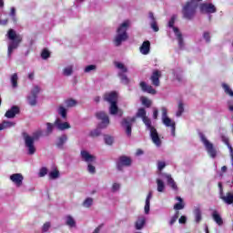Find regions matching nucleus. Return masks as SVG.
<instances>
[{
	"label": "nucleus",
	"mask_w": 233,
	"mask_h": 233,
	"mask_svg": "<svg viewBox=\"0 0 233 233\" xmlns=\"http://www.w3.org/2000/svg\"><path fill=\"white\" fill-rule=\"evenodd\" d=\"M19 77L17 76V73H15L11 76V84L13 88H17V81Z\"/></svg>",
	"instance_id": "a19ab883"
},
{
	"label": "nucleus",
	"mask_w": 233,
	"mask_h": 233,
	"mask_svg": "<svg viewBox=\"0 0 233 233\" xmlns=\"http://www.w3.org/2000/svg\"><path fill=\"white\" fill-rule=\"evenodd\" d=\"M28 78H29V79H34V73H30V74L28 75Z\"/></svg>",
	"instance_id": "774afa93"
},
{
	"label": "nucleus",
	"mask_w": 233,
	"mask_h": 233,
	"mask_svg": "<svg viewBox=\"0 0 233 233\" xmlns=\"http://www.w3.org/2000/svg\"><path fill=\"white\" fill-rule=\"evenodd\" d=\"M105 101H107V103L112 104V103H117V93L116 92H110V93H106L104 96Z\"/></svg>",
	"instance_id": "aec40b11"
},
{
	"label": "nucleus",
	"mask_w": 233,
	"mask_h": 233,
	"mask_svg": "<svg viewBox=\"0 0 233 233\" xmlns=\"http://www.w3.org/2000/svg\"><path fill=\"white\" fill-rule=\"evenodd\" d=\"M148 18L150 19V26L154 32H159V27L157 26V22L154 16V13L149 12Z\"/></svg>",
	"instance_id": "393cba45"
},
{
	"label": "nucleus",
	"mask_w": 233,
	"mask_h": 233,
	"mask_svg": "<svg viewBox=\"0 0 233 233\" xmlns=\"http://www.w3.org/2000/svg\"><path fill=\"white\" fill-rule=\"evenodd\" d=\"M59 177V170L54 169L49 172V179H57Z\"/></svg>",
	"instance_id": "c03bdc74"
},
{
	"label": "nucleus",
	"mask_w": 233,
	"mask_h": 233,
	"mask_svg": "<svg viewBox=\"0 0 233 233\" xmlns=\"http://www.w3.org/2000/svg\"><path fill=\"white\" fill-rule=\"evenodd\" d=\"M145 225H147V217L144 215L137 217V220L135 221L136 230H143V228H145Z\"/></svg>",
	"instance_id": "a211bd4d"
},
{
	"label": "nucleus",
	"mask_w": 233,
	"mask_h": 233,
	"mask_svg": "<svg viewBox=\"0 0 233 233\" xmlns=\"http://www.w3.org/2000/svg\"><path fill=\"white\" fill-rule=\"evenodd\" d=\"M163 179H167V185L172 188V190H177V184H176V181L172 177V175L168 173L160 172L158 173V177L156 180L157 192H165L166 186Z\"/></svg>",
	"instance_id": "20e7f679"
},
{
	"label": "nucleus",
	"mask_w": 233,
	"mask_h": 233,
	"mask_svg": "<svg viewBox=\"0 0 233 233\" xmlns=\"http://www.w3.org/2000/svg\"><path fill=\"white\" fill-rule=\"evenodd\" d=\"M10 181H12L17 187L23 186V181L25 177L21 173H15L9 177Z\"/></svg>",
	"instance_id": "f3484780"
},
{
	"label": "nucleus",
	"mask_w": 233,
	"mask_h": 233,
	"mask_svg": "<svg viewBox=\"0 0 233 233\" xmlns=\"http://www.w3.org/2000/svg\"><path fill=\"white\" fill-rule=\"evenodd\" d=\"M9 17H11V20L13 21V23H17V15L15 13V7H11V11L9 13Z\"/></svg>",
	"instance_id": "79ce46f5"
},
{
	"label": "nucleus",
	"mask_w": 233,
	"mask_h": 233,
	"mask_svg": "<svg viewBox=\"0 0 233 233\" xmlns=\"http://www.w3.org/2000/svg\"><path fill=\"white\" fill-rule=\"evenodd\" d=\"M65 105L66 108H73V106H76V105H77V101L70 98L65 101Z\"/></svg>",
	"instance_id": "37998d69"
},
{
	"label": "nucleus",
	"mask_w": 233,
	"mask_h": 233,
	"mask_svg": "<svg viewBox=\"0 0 233 233\" xmlns=\"http://www.w3.org/2000/svg\"><path fill=\"white\" fill-rule=\"evenodd\" d=\"M15 127V123L12 121H3L0 123V130H6V128H12Z\"/></svg>",
	"instance_id": "c756f323"
},
{
	"label": "nucleus",
	"mask_w": 233,
	"mask_h": 233,
	"mask_svg": "<svg viewBox=\"0 0 233 233\" xmlns=\"http://www.w3.org/2000/svg\"><path fill=\"white\" fill-rule=\"evenodd\" d=\"M41 136H43L42 130H36L32 135L23 133L24 145L28 156H34L35 154V141H39Z\"/></svg>",
	"instance_id": "f03ea898"
},
{
	"label": "nucleus",
	"mask_w": 233,
	"mask_h": 233,
	"mask_svg": "<svg viewBox=\"0 0 233 233\" xmlns=\"http://www.w3.org/2000/svg\"><path fill=\"white\" fill-rule=\"evenodd\" d=\"M6 25H8V19H3V15H0V26H6Z\"/></svg>",
	"instance_id": "4d7b16f0"
},
{
	"label": "nucleus",
	"mask_w": 233,
	"mask_h": 233,
	"mask_svg": "<svg viewBox=\"0 0 233 233\" xmlns=\"http://www.w3.org/2000/svg\"><path fill=\"white\" fill-rule=\"evenodd\" d=\"M136 117L142 118L144 125L146 126L147 130L149 131V136L152 139V142L156 147H161V138H159V134L157 133V129L152 126V120L147 116V110L145 108L140 107L136 115Z\"/></svg>",
	"instance_id": "f257e3e1"
},
{
	"label": "nucleus",
	"mask_w": 233,
	"mask_h": 233,
	"mask_svg": "<svg viewBox=\"0 0 233 233\" xmlns=\"http://www.w3.org/2000/svg\"><path fill=\"white\" fill-rule=\"evenodd\" d=\"M144 212L145 214H150V202H146Z\"/></svg>",
	"instance_id": "13d9d810"
},
{
	"label": "nucleus",
	"mask_w": 233,
	"mask_h": 233,
	"mask_svg": "<svg viewBox=\"0 0 233 233\" xmlns=\"http://www.w3.org/2000/svg\"><path fill=\"white\" fill-rule=\"evenodd\" d=\"M132 165V159L127 156H122L118 157L116 161L117 170H123L125 167H130Z\"/></svg>",
	"instance_id": "ddd939ff"
},
{
	"label": "nucleus",
	"mask_w": 233,
	"mask_h": 233,
	"mask_svg": "<svg viewBox=\"0 0 233 233\" xmlns=\"http://www.w3.org/2000/svg\"><path fill=\"white\" fill-rule=\"evenodd\" d=\"M200 12L202 14H216L218 9L212 3H203L200 5Z\"/></svg>",
	"instance_id": "4468645a"
},
{
	"label": "nucleus",
	"mask_w": 233,
	"mask_h": 233,
	"mask_svg": "<svg viewBox=\"0 0 233 233\" xmlns=\"http://www.w3.org/2000/svg\"><path fill=\"white\" fill-rule=\"evenodd\" d=\"M87 172L89 174H96V166H93L92 163L87 164Z\"/></svg>",
	"instance_id": "3c124183"
},
{
	"label": "nucleus",
	"mask_w": 233,
	"mask_h": 233,
	"mask_svg": "<svg viewBox=\"0 0 233 233\" xmlns=\"http://www.w3.org/2000/svg\"><path fill=\"white\" fill-rule=\"evenodd\" d=\"M211 216H212V218L214 219V221L217 223V225H218L219 227H221V225H223V218H221V215H219L218 210H213Z\"/></svg>",
	"instance_id": "cd10ccee"
},
{
	"label": "nucleus",
	"mask_w": 233,
	"mask_h": 233,
	"mask_svg": "<svg viewBox=\"0 0 233 233\" xmlns=\"http://www.w3.org/2000/svg\"><path fill=\"white\" fill-rule=\"evenodd\" d=\"M228 108L229 112H233V101L229 100L228 101Z\"/></svg>",
	"instance_id": "680f3d73"
},
{
	"label": "nucleus",
	"mask_w": 233,
	"mask_h": 233,
	"mask_svg": "<svg viewBox=\"0 0 233 233\" xmlns=\"http://www.w3.org/2000/svg\"><path fill=\"white\" fill-rule=\"evenodd\" d=\"M178 218H179V211H177L176 214L169 220L170 227H172V225H174L176 221H177Z\"/></svg>",
	"instance_id": "09e8293b"
},
{
	"label": "nucleus",
	"mask_w": 233,
	"mask_h": 233,
	"mask_svg": "<svg viewBox=\"0 0 233 233\" xmlns=\"http://www.w3.org/2000/svg\"><path fill=\"white\" fill-rule=\"evenodd\" d=\"M57 113L59 116H61L62 119H66V109L64 106H59Z\"/></svg>",
	"instance_id": "58836bf2"
},
{
	"label": "nucleus",
	"mask_w": 233,
	"mask_h": 233,
	"mask_svg": "<svg viewBox=\"0 0 233 233\" xmlns=\"http://www.w3.org/2000/svg\"><path fill=\"white\" fill-rule=\"evenodd\" d=\"M55 127L57 128V130H68V128H71V126L68 122H63L61 118H56L55 121Z\"/></svg>",
	"instance_id": "6ab92c4d"
},
{
	"label": "nucleus",
	"mask_w": 233,
	"mask_h": 233,
	"mask_svg": "<svg viewBox=\"0 0 233 233\" xmlns=\"http://www.w3.org/2000/svg\"><path fill=\"white\" fill-rule=\"evenodd\" d=\"M136 123V116H127L121 121V127L124 128L127 136L130 137L132 136V125Z\"/></svg>",
	"instance_id": "9b49d317"
},
{
	"label": "nucleus",
	"mask_w": 233,
	"mask_h": 233,
	"mask_svg": "<svg viewBox=\"0 0 233 233\" xmlns=\"http://www.w3.org/2000/svg\"><path fill=\"white\" fill-rule=\"evenodd\" d=\"M80 157L82 159V161H84L85 163H96V156L90 154V152H88L87 150L86 149H82L80 151Z\"/></svg>",
	"instance_id": "2eb2a0df"
},
{
	"label": "nucleus",
	"mask_w": 233,
	"mask_h": 233,
	"mask_svg": "<svg viewBox=\"0 0 233 233\" xmlns=\"http://www.w3.org/2000/svg\"><path fill=\"white\" fill-rule=\"evenodd\" d=\"M50 222H46L43 227H42V232H48V230L50 229Z\"/></svg>",
	"instance_id": "6e6d98bb"
},
{
	"label": "nucleus",
	"mask_w": 233,
	"mask_h": 233,
	"mask_svg": "<svg viewBox=\"0 0 233 233\" xmlns=\"http://www.w3.org/2000/svg\"><path fill=\"white\" fill-rule=\"evenodd\" d=\"M161 119L164 127H167V128H170L171 130V136L176 137V122L172 120L170 117H168V109L167 107L162 106L161 107Z\"/></svg>",
	"instance_id": "6e6552de"
},
{
	"label": "nucleus",
	"mask_w": 233,
	"mask_h": 233,
	"mask_svg": "<svg viewBox=\"0 0 233 233\" xmlns=\"http://www.w3.org/2000/svg\"><path fill=\"white\" fill-rule=\"evenodd\" d=\"M220 188V199L226 203V205H232L233 203V193L228 192L226 195L223 194V188L221 187V183H218Z\"/></svg>",
	"instance_id": "dca6fc26"
},
{
	"label": "nucleus",
	"mask_w": 233,
	"mask_h": 233,
	"mask_svg": "<svg viewBox=\"0 0 233 233\" xmlns=\"http://www.w3.org/2000/svg\"><path fill=\"white\" fill-rule=\"evenodd\" d=\"M41 57L42 59H48V57H50V51H48L47 49H44L42 51Z\"/></svg>",
	"instance_id": "603ef678"
},
{
	"label": "nucleus",
	"mask_w": 233,
	"mask_h": 233,
	"mask_svg": "<svg viewBox=\"0 0 233 233\" xmlns=\"http://www.w3.org/2000/svg\"><path fill=\"white\" fill-rule=\"evenodd\" d=\"M115 66L119 70L118 77L120 78L121 83H123V85H128V83H130V79H128V76L125 75L128 72L127 66L121 62H115Z\"/></svg>",
	"instance_id": "9d476101"
},
{
	"label": "nucleus",
	"mask_w": 233,
	"mask_h": 233,
	"mask_svg": "<svg viewBox=\"0 0 233 233\" xmlns=\"http://www.w3.org/2000/svg\"><path fill=\"white\" fill-rule=\"evenodd\" d=\"M183 112H185V104H183V101H178L176 116L181 117V116H183Z\"/></svg>",
	"instance_id": "2f4dec72"
},
{
	"label": "nucleus",
	"mask_w": 233,
	"mask_h": 233,
	"mask_svg": "<svg viewBox=\"0 0 233 233\" xmlns=\"http://www.w3.org/2000/svg\"><path fill=\"white\" fill-rule=\"evenodd\" d=\"M173 76L177 81H183V73L179 68L173 69Z\"/></svg>",
	"instance_id": "72a5a7b5"
},
{
	"label": "nucleus",
	"mask_w": 233,
	"mask_h": 233,
	"mask_svg": "<svg viewBox=\"0 0 233 233\" xmlns=\"http://www.w3.org/2000/svg\"><path fill=\"white\" fill-rule=\"evenodd\" d=\"M46 125V136H50V134H52V132H54V128L56 127V122L54 124L47 122Z\"/></svg>",
	"instance_id": "4c0bfd02"
},
{
	"label": "nucleus",
	"mask_w": 233,
	"mask_h": 233,
	"mask_svg": "<svg viewBox=\"0 0 233 233\" xmlns=\"http://www.w3.org/2000/svg\"><path fill=\"white\" fill-rule=\"evenodd\" d=\"M118 110H119V107H117V102L110 104L109 113L111 114V116H116Z\"/></svg>",
	"instance_id": "c9c22d12"
},
{
	"label": "nucleus",
	"mask_w": 233,
	"mask_h": 233,
	"mask_svg": "<svg viewBox=\"0 0 233 233\" xmlns=\"http://www.w3.org/2000/svg\"><path fill=\"white\" fill-rule=\"evenodd\" d=\"M92 205H94V198H86L82 203V207H84L85 208H90Z\"/></svg>",
	"instance_id": "e433bc0d"
},
{
	"label": "nucleus",
	"mask_w": 233,
	"mask_h": 233,
	"mask_svg": "<svg viewBox=\"0 0 233 233\" xmlns=\"http://www.w3.org/2000/svg\"><path fill=\"white\" fill-rule=\"evenodd\" d=\"M222 88L228 96H230V97H233V90L230 88V86H228L227 83H222Z\"/></svg>",
	"instance_id": "f704fd0d"
},
{
	"label": "nucleus",
	"mask_w": 233,
	"mask_h": 233,
	"mask_svg": "<svg viewBox=\"0 0 233 233\" xmlns=\"http://www.w3.org/2000/svg\"><path fill=\"white\" fill-rule=\"evenodd\" d=\"M65 224L69 227V228H74L76 227V218L72 215H66L65 217Z\"/></svg>",
	"instance_id": "bb28decb"
},
{
	"label": "nucleus",
	"mask_w": 233,
	"mask_h": 233,
	"mask_svg": "<svg viewBox=\"0 0 233 233\" xmlns=\"http://www.w3.org/2000/svg\"><path fill=\"white\" fill-rule=\"evenodd\" d=\"M159 116V110H157V107L153 108V119H157Z\"/></svg>",
	"instance_id": "052dcab7"
},
{
	"label": "nucleus",
	"mask_w": 233,
	"mask_h": 233,
	"mask_svg": "<svg viewBox=\"0 0 233 233\" xmlns=\"http://www.w3.org/2000/svg\"><path fill=\"white\" fill-rule=\"evenodd\" d=\"M228 150H229V154H230V157H231V166L233 167V148L232 146H230V144H228V142H226Z\"/></svg>",
	"instance_id": "5fc2aeb1"
},
{
	"label": "nucleus",
	"mask_w": 233,
	"mask_h": 233,
	"mask_svg": "<svg viewBox=\"0 0 233 233\" xmlns=\"http://www.w3.org/2000/svg\"><path fill=\"white\" fill-rule=\"evenodd\" d=\"M193 214L195 216L196 223H201V219H203V217L201 216V209L199 208H196Z\"/></svg>",
	"instance_id": "473e14b6"
},
{
	"label": "nucleus",
	"mask_w": 233,
	"mask_h": 233,
	"mask_svg": "<svg viewBox=\"0 0 233 233\" xmlns=\"http://www.w3.org/2000/svg\"><path fill=\"white\" fill-rule=\"evenodd\" d=\"M96 68H97V66H96V65H89L85 67L84 72L86 74H90V72L96 70Z\"/></svg>",
	"instance_id": "de8ad7c7"
},
{
	"label": "nucleus",
	"mask_w": 233,
	"mask_h": 233,
	"mask_svg": "<svg viewBox=\"0 0 233 233\" xmlns=\"http://www.w3.org/2000/svg\"><path fill=\"white\" fill-rule=\"evenodd\" d=\"M176 199L177 201H178V203L174 205V210H183L185 208V203H183V198H181V197H177Z\"/></svg>",
	"instance_id": "7c9ffc66"
},
{
	"label": "nucleus",
	"mask_w": 233,
	"mask_h": 233,
	"mask_svg": "<svg viewBox=\"0 0 233 233\" xmlns=\"http://www.w3.org/2000/svg\"><path fill=\"white\" fill-rule=\"evenodd\" d=\"M130 27V21H124L116 29V35L113 39L115 46H121L127 39H128V33L127 31Z\"/></svg>",
	"instance_id": "7ed1b4c3"
},
{
	"label": "nucleus",
	"mask_w": 233,
	"mask_h": 233,
	"mask_svg": "<svg viewBox=\"0 0 233 233\" xmlns=\"http://www.w3.org/2000/svg\"><path fill=\"white\" fill-rule=\"evenodd\" d=\"M39 92H41V88L38 86H34L27 96V103L30 106H35V105H37V95Z\"/></svg>",
	"instance_id": "f8f14e48"
},
{
	"label": "nucleus",
	"mask_w": 233,
	"mask_h": 233,
	"mask_svg": "<svg viewBox=\"0 0 233 233\" xmlns=\"http://www.w3.org/2000/svg\"><path fill=\"white\" fill-rule=\"evenodd\" d=\"M46 174H48V169L46 167L40 168L39 173H38L39 177H45V176H46Z\"/></svg>",
	"instance_id": "8fccbe9b"
},
{
	"label": "nucleus",
	"mask_w": 233,
	"mask_h": 233,
	"mask_svg": "<svg viewBox=\"0 0 233 233\" xmlns=\"http://www.w3.org/2000/svg\"><path fill=\"white\" fill-rule=\"evenodd\" d=\"M96 117L101 122L98 124V128L90 131L89 136L91 137H98V136H101V129L106 128L110 125V118H108L106 113L99 111L96 113Z\"/></svg>",
	"instance_id": "423d86ee"
},
{
	"label": "nucleus",
	"mask_w": 233,
	"mask_h": 233,
	"mask_svg": "<svg viewBox=\"0 0 233 233\" xmlns=\"http://www.w3.org/2000/svg\"><path fill=\"white\" fill-rule=\"evenodd\" d=\"M167 167V163L165 161L158 160L157 162V167L158 170V174L163 171V169Z\"/></svg>",
	"instance_id": "a18cd8bd"
},
{
	"label": "nucleus",
	"mask_w": 233,
	"mask_h": 233,
	"mask_svg": "<svg viewBox=\"0 0 233 233\" xmlns=\"http://www.w3.org/2000/svg\"><path fill=\"white\" fill-rule=\"evenodd\" d=\"M7 38L10 40L8 43L7 57H12V53L19 46V44L23 41V36L17 35L15 30L9 29L7 32Z\"/></svg>",
	"instance_id": "39448f33"
},
{
	"label": "nucleus",
	"mask_w": 233,
	"mask_h": 233,
	"mask_svg": "<svg viewBox=\"0 0 233 233\" xmlns=\"http://www.w3.org/2000/svg\"><path fill=\"white\" fill-rule=\"evenodd\" d=\"M140 99L144 106H147V108H150V106H152V100L147 98V96H142Z\"/></svg>",
	"instance_id": "ea45409f"
},
{
	"label": "nucleus",
	"mask_w": 233,
	"mask_h": 233,
	"mask_svg": "<svg viewBox=\"0 0 233 233\" xmlns=\"http://www.w3.org/2000/svg\"><path fill=\"white\" fill-rule=\"evenodd\" d=\"M203 38L207 43H210V33L209 32H204Z\"/></svg>",
	"instance_id": "bf43d9fd"
},
{
	"label": "nucleus",
	"mask_w": 233,
	"mask_h": 233,
	"mask_svg": "<svg viewBox=\"0 0 233 233\" xmlns=\"http://www.w3.org/2000/svg\"><path fill=\"white\" fill-rule=\"evenodd\" d=\"M150 199H152V191H149V193L146 198V202L150 203Z\"/></svg>",
	"instance_id": "0e129e2a"
},
{
	"label": "nucleus",
	"mask_w": 233,
	"mask_h": 233,
	"mask_svg": "<svg viewBox=\"0 0 233 233\" xmlns=\"http://www.w3.org/2000/svg\"><path fill=\"white\" fill-rule=\"evenodd\" d=\"M139 50L142 56H148V54H150V41H144Z\"/></svg>",
	"instance_id": "4be33fe9"
},
{
	"label": "nucleus",
	"mask_w": 233,
	"mask_h": 233,
	"mask_svg": "<svg viewBox=\"0 0 233 233\" xmlns=\"http://www.w3.org/2000/svg\"><path fill=\"white\" fill-rule=\"evenodd\" d=\"M104 141L106 143V145H113L114 144V137H110L108 135H106L104 137Z\"/></svg>",
	"instance_id": "49530a36"
},
{
	"label": "nucleus",
	"mask_w": 233,
	"mask_h": 233,
	"mask_svg": "<svg viewBox=\"0 0 233 233\" xmlns=\"http://www.w3.org/2000/svg\"><path fill=\"white\" fill-rule=\"evenodd\" d=\"M159 77H161V71H159V70L154 71L151 76V81H152V85H154V86H159V85H160Z\"/></svg>",
	"instance_id": "5701e85b"
},
{
	"label": "nucleus",
	"mask_w": 233,
	"mask_h": 233,
	"mask_svg": "<svg viewBox=\"0 0 233 233\" xmlns=\"http://www.w3.org/2000/svg\"><path fill=\"white\" fill-rule=\"evenodd\" d=\"M199 137L209 157H211V159H216V157L218 156V149L214 147V144H212V142H210L203 133H199Z\"/></svg>",
	"instance_id": "0eeeda50"
},
{
	"label": "nucleus",
	"mask_w": 233,
	"mask_h": 233,
	"mask_svg": "<svg viewBox=\"0 0 233 233\" xmlns=\"http://www.w3.org/2000/svg\"><path fill=\"white\" fill-rule=\"evenodd\" d=\"M140 87L142 88L143 92H147V94H152L153 96L156 95V89L147 84V82H140Z\"/></svg>",
	"instance_id": "a878e982"
},
{
	"label": "nucleus",
	"mask_w": 233,
	"mask_h": 233,
	"mask_svg": "<svg viewBox=\"0 0 233 233\" xmlns=\"http://www.w3.org/2000/svg\"><path fill=\"white\" fill-rule=\"evenodd\" d=\"M178 222H179L180 224H185V223H187V217L181 216V217L179 218V219H178Z\"/></svg>",
	"instance_id": "e2e57ef3"
},
{
	"label": "nucleus",
	"mask_w": 233,
	"mask_h": 233,
	"mask_svg": "<svg viewBox=\"0 0 233 233\" xmlns=\"http://www.w3.org/2000/svg\"><path fill=\"white\" fill-rule=\"evenodd\" d=\"M66 141H68V137L66 135H62L58 137V138L56 139V147L58 148H63V146L65 145V143H66Z\"/></svg>",
	"instance_id": "c85d7f7f"
},
{
	"label": "nucleus",
	"mask_w": 233,
	"mask_h": 233,
	"mask_svg": "<svg viewBox=\"0 0 233 233\" xmlns=\"http://www.w3.org/2000/svg\"><path fill=\"white\" fill-rule=\"evenodd\" d=\"M144 152L142 149H137L136 155L137 156H143Z\"/></svg>",
	"instance_id": "69168bd1"
},
{
	"label": "nucleus",
	"mask_w": 233,
	"mask_h": 233,
	"mask_svg": "<svg viewBox=\"0 0 233 233\" xmlns=\"http://www.w3.org/2000/svg\"><path fill=\"white\" fill-rule=\"evenodd\" d=\"M176 19H177V15H173L167 24V26L169 28H172V30L177 39L179 48H184L185 43L183 42V35L181 34V31H179V28L174 26V25L176 24Z\"/></svg>",
	"instance_id": "1a4fd4ad"
},
{
	"label": "nucleus",
	"mask_w": 233,
	"mask_h": 233,
	"mask_svg": "<svg viewBox=\"0 0 233 233\" xmlns=\"http://www.w3.org/2000/svg\"><path fill=\"white\" fill-rule=\"evenodd\" d=\"M19 114V107L17 106H13L9 110L5 112V116L7 119H13V117H15Z\"/></svg>",
	"instance_id": "412c9836"
},
{
	"label": "nucleus",
	"mask_w": 233,
	"mask_h": 233,
	"mask_svg": "<svg viewBox=\"0 0 233 233\" xmlns=\"http://www.w3.org/2000/svg\"><path fill=\"white\" fill-rule=\"evenodd\" d=\"M74 74V65L65 66L62 69V76L64 77H70Z\"/></svg>",
	"instance_id": "b1692460"
},
{
	"label": "nucleus",
	"mask_w": 233,
	"mask_h": 233,
	"mask_svg": "<svg viewBox=\"0 0 233 233\" xmlns=\"http://www.w3.org/2000/svg\"><path fill=\"white\" fill-rule=\"evenodd\" d=\"M101 232V226H98L92 233H99Z\"/></svg>",
	"instance_id": "338daca9"
},
{
	"label": "nucleus",
	"mask_w": 233,
	"mask_h": 233,
	"mask_svg": "<svg viewBox=\"0 0 233 233\" xmlns=\"http://www.w3.org/2000/svg\"><path fill=\"white\" fill-rule=\"evenodd\" d=\"M119 188H121V184L114 183L111 187V192H118Z\"/></svg>",
	"instance_id": "864d4df0"
}]
</instances>
